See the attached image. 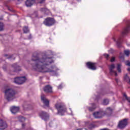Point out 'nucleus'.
I'll return each mask as SVG.
<instances>
[{"label":"nucleus","instance_id":"obj_11","mask_svg":"<svg viewBox=\"0 0 130 130\" xmlns=\"http://www.w3.org/2000/svg\"><path fill=\"white\" fill-rule=\"evenodd\" d=\"M43 91L45 93L47 94H49L52 93V86L50 85H45L43 88Z\"/></svg>","mask_w":130,"mask_h":130},{"label":"nucleus","instance_id":"obj_40","mask_svg":"<svg viewBox=\"0 0 130 130\" xmlns=\"http://www.w3.org/2000/svg\"><path fill=\"white\" fill-rule=\"evenodd\" d=\"M115 81H116V83H118V79H115Z\"/></svg>","mask_w":130,"mask_h":130},{"label":"nucleus","instance_id":"obj_7","mask_svg":"<svg viewBox=\"0 0 130 130\" xmlns=\"http://www.w3.org/2000/svg\"><path fill=\"white\" fill-rule=\"evenodd\" d=\"M24 82H26V77L25 76L14 78V83L18 85H22V84H24Z\"/></svg>","mask_w":130,"mask_h":130},{"label":"nucleus","instance_id":"obj_21","mask_svg":"<svg viewBox=\"0 0 130 130\" xmlns=\"http://www.w3.org/2000/svg\"><path fill=\"white\" fill-rule=\"evenodd\" d=\"M5 30V24L4 22H0V31H4Z\"/></svg>","mask_w":130,"mask_h":130},{"label":"nucleus","instance_id":"obj_25","mask_svg":"<svg viewBox=\"0 0 130 130\" xmlns=\"http://www.w3.org/2000/svg\"><path fill=\"white\" fill-rule=\"evenodd\" d=\"M117 70L118 73H121V64L119 63L117 64Z\"/></svg>","mask_w":130,"mask_h":130},{"label":"nucleus","instance_id":"obj_26","mask_svg":"<svg viewBox=\"0 0 130 130\" xmlns=\"http://www.w3.org/2000/svg\"><path fill=\"white\" fill-rule=\"evenodd\" d=\"M4 56L7 58V59H11L13 57V55L4 54Z\"/></svg>","mask_w":130,"mask_h":130},{"label":"nucleus","instance_id":"obj_35","mask_svg":"<svg viewBox=\"0 0 130 130\" xmlns=\"http://www.w3.org/2000/svg\"><path fill=\"white\" fill-rule=\"evenodd\" d=\"M61 88H62V85L61 84L58 86V89H61Z\"/></svg>","mask_w":130,"mask_h":130},{"label":"nucleus","instance_id":"obj_16","mask_svg":"<svg viewBox=\"0 0 130 130\" xmlns=\"http://www.w3.org/2000/svg\"><path fill=\"white\" fill-rule=\"evenodd\" d=\"M129 28L130 25H127L122 32V36H124V35H126L128 33V31H129Z\"/></svg>","mask_w":130,"mask_h":130},{"label":"nucleus","instance_id":"obj_24","mask_svg":"<svg viewBox=\"0 0 130 130\" xmlns=\"http://www.w3.org/2000/svg\"><path fill=\"white\" fill-rule=\"evenodd\" d=\"M103 105H108L109 104V100L106 99H104L103 102Z\"/></svg>","mask_w":130,"mask_h":130},{"label":"nucleus","instance_id":"obj_39","mask_svg":"<svg viewBox=\"0 0 130 130\" xmlns=\"http://www.w3.org/2000/svg\"><path fill=\"white\" fill-rule=\"evenodd\" d=\"M51 70H53V69H54V67L51 66Z\"/></svg>","mask_w":130,"mask_h":130},{"label":"nucleus","instance_id":"obj_14","mask_svg":"<svg viewBox=\"0 0 130 130\" xmlns=\"http://www.w3.org/2000/svg\"><path fill=\"white\" fill-rule=\"evenodd\" d=\"M20 110V108L19 107L13 106L10 110L12 113L13 114H15L17 112H19V110Z\"/></svg>","mask_w":130,"mask_h":130},{"label":"nucleus","instance_id":"obj_27","mask_svg":"<svg viewBox=\"0 0 130 130\" xmlns=\"http://www.w3.org/2000/svg\"><path fill=\"white\" fill-rule=\"evenodd\" d=\"M23 32L24 33H28L29 32V28H28V27L24 26L23 28Z\"/></svg>","mask_w":130,"mask_h":130},{"label":"nucleus","instance_id":"obj_15","mask_svg":"<svg viewBox=\"0 0 130 130\" xmlns=\"http://www.w3.org/2000/svg\"><path fill=\"white\" fill-rule=\"evenodd\" d=\"M114 41H115L116 45H117L118 47H121V42H122V40L121 39V37H119L117 40H115V39H113Z\"/></svg>","mask_w":130,"mask_h":130},{"label":"nucleus","instance_id":"obj_9","mask_svg":"<svg viewBox=\"0 0 130 130\" xmlns=\"http://www.w3.org/2000/svg\"><path fill=\"white\" fill-rule=\"evenodd\" d=\"M8 123L5 120L0 118V130H5L8 128Z\"/></svg>","mask_w":130,"mask_h":130},{"label":"nucleus","instance_id":"obj_32","mask_svg":"<svg viewBox=\"0 0 130 130\" xmlns=\"http://www.w3.org/2000/svg\"><path fill=\"white\" fill-rule=\"evenodd\" d=\"M25 126H26V124L24 123H22V128H25Z\"/></svg>","mask_w":130,"mask_h":130},{"label":"nucleus","instance_id":"obj_12","mask_svg":"<svg viewBox=\"0 0 130 130\" xmlns=\"http://www.w3.org/2000/svg\"><path fill=\"white\" fill-rule=\"evenodd\" d=\"M115 69V66L114 64H112L110 67H109V71H110V75H115V76L116 77L117 76V73H116V71H114L113 70Z\"/></svg>","mask_w":130,"mask_h":130},{"label":"nucleus","instance_id":"obj_41","mask_svg":"<svg viewBox=\"0 0 130 130\" xmlns=\"http://www.w3.org/2000/svg\"><path fill=\"white\" fill-rule=\"evenodd\" d=\"M18 2H22L23 0H17Z\"/></svg>","mask_w":130,"mask_h":130},{"label":"nucleus","instance_id":"obj_29","mask_svg":"<svg viewBox=\"0 0 130 130\" xmlns=\"http://www.w3.org/2000/svg\"><path fill=\"white\" fill-rule=\"evenodd\" d=\"M129 50H125L124 51V53L125 54V55H126L127 56H128L129 55Z\"/></svg>","mask_w":130,"mask_h":130},{"label":"nucleus","instance_id":"obj_38","mask_svg":"<svg viewBox=\"0 0 130 130\" xmlns=\"http://www.w3.org/2000/svg\"><path fill=\"white\" fill-rule=\"evenodd\" d=\"M105 94H106L105 92H102L101 93V95H102L103 96V95H105Z\"/></svg>","mask_w":130,"mask_h":130},{"label":"nucleus","instance_id":"obj_33","mask_svg":"<svg viewBox=\"0 0 130 130\" xmlns=\"http://www.w3.org/2000/svg\"><path fill=\"white\" fill-rule=\"evenodd\" d=\"M45 1V0H40V4H43V3H44V2Z\"/></svg>","mask_w":130,"mask_h":130},{"label":"nucleus","instance_id":"obj_19","mask_svg":"<svg viewBox=\"0 0 130 130\" xmlns=\"http://www.w3.org/2000/svg\"><path fill=\"white\" fill-rule=\"evenodd\" d=\"M92 107H88L87 108L89 111L92 112L94 111L96 109V104L95 103L91 104Z\"/></svg>","mask_w":130,"mask_h":130},{"label":"nucleus","instance_id":"obj_10","mask_svg":"<svg viewBox=\"0 0 130 130\" xmlns=\"http://www.w3.org/2000/svg\"><path fill=\"white\" fill-rule=\"evenodd\" d=\"M127 125V119H124L119 122L118 126L119 128H124Z\"/></svg>","mask_w":130,"mask_h":130},{"label":"nucleus","instance_id":"obj_37","mask_svg":"<svg viewBox=\"0 0 130 130\" xmlns=\"http://www.w3.org/2000/svg\"><path fill=\"white\" fill-rule=\"evenodd\" d=\"M41 12H43V11H45V8H41Z\"/></svg>","mask_w":130,"mask_h":130},{"label":"nucleus","instance_id":"obj_13","mask_svg":"<svg viewBox=\"0 0 130 130\" xmlns=\"http://www.w3.org/2000/svg\"><path fill=\"white\" fill-rule=\"evenodd\" d=\"M41 101L43 102V103H44V104L45 105V106H47V107H49V101H48L47 99L44 96V95L41 96Z\"/></svg>","mask_w":130,"mask_h":130},{"label":"nucleus","instance_id":"obj_34","mask_svg":"<svg viewBox=\"0 0 130 130\" xmlns=\"http://www.w3.org/2000/svg\"><path fill=\"white\" fill-rule=\"evenodd\" d=\"M6 7L8 8L9 11H10V12H13V10L10 9V7H9V6H6Z\"/></svg>","mask_w":130,"mask_h":130},{"label":"nucleus","instance_id":"obj_1","mask_svg":"<svg viewBox=\"0 0 130 130\" xmlns=\"http://www.w3.org/2000/svg\"><path fill=\"white\" fill-rule=\"evenodd\" d=\"M39 56L40 54L38 52H35L32 55L31 60L36 61V64L32 66L34 70L41 73H54V74H56V71L52 70L48 68L49 64L53 62L51 57H46L44 56L40 58Z\"/></svg>","mask_w":130,"mask_h":130},{"label":"nucleus","instance_id":"obj_20","mask_svg":"<svg viewBox=\"0 0 130 130\" xmlns=\"http://www.w3.org/2000/svg\"><path fill=\"white\" fill-rule=\"evenodd\" d=\"M105 113L106 114H108V113H109L110 115H111V114H112V109H111L110 107L107 108Z\"/></svg>","mask_w":130,"mask_h":130},{"label":"nucleus","instance_id":"obj_4","mask_svg":"<svg viewBox=\"0 0 130 130\" xmlns=\"http://www.w3.org/2000/svg\"><path fill=\"white\" fill-rule=\"evenodd\" d=\"M56 21L55 19L54 18L48 17L45 19L43 21V24L45 26H47V27H51V26H53L54 24H55Z\"/></svg>","mask_w":130,"mask_h":130},{"label":"nucleus","instance_id":"obj_22","mask_svg":"<svg viewBox=\"0 0 130 130\" xmlns=\"http://www.w3.org/2000/svg\"><path fill=\"white\" fill-rule=\"evenodd\" d=\"M23 109H24V110H27V109H30V107H31V105L25 104L23 106Z\"/></svg>","mask_w":130,"mask_h":130},{"label":"nucleus","instance_id":"obj_5","mask_svg":"<svg viewBox=\"0 0 130 130\" xmlns=\"http://www.w3.org/2000/svg\"><path fill=\"white\" fill-rule=\"evenodd\" d=\"M93 115L94 118L100 119V118H102L103 116L106 115V113L103 111H99L93 112Z\"/></svg>","mask_w":130,"mask_h":130},{"label":"nucleus","instance_id":"obj_3","mask_svg":"<svg viewBox=\"0 0 130 130\" xmlns=\"http://www.w3.org/2000/svg\"><path fill=\"white\" fill-rule=\"evenodd\" d=\"M55 108L57 110V114L62 115L67 111V107L61 103H56L54 105Z\"/></svg>","mask_w":130,"mask_h":130},{"label":"nucleus","instance_id":"obj_18","mask_svg":"<svg viewBox=\"0 0 130 130\" xmlns=\"http://www.w3.org/2000/svg\"><path fill=\"white\" fill-rule=\"evenodd\" d=\"M35 0H27L25 2V5L26 7H31L33 5V4H35Z\"/></svg>","mask_w":130,"mask_h":130},{"label":"nucleus","instance_id":"obj_42","mask_svg":"<svg viewBox=\"0 0 130 130\" xmlns=\"http://www.w3.org/2000/svg\"><path fill=\"white\" fill-rule=\"evenodd\" d=\"M0 20H3V18H0Z\"/></svg>","mask_w":130,"mask_h":130},{"label":"nucleus","instance_id":"obj_17","mask_svg":"<svg viewBox=\"0 0 130 130\" xmlns=\"http://www.w3.org/2000/svg\"><path fill=\"white\" fill-rule=\"evenodd\" d=\"M12 67H13V68L14 69V72H20V71H21V68L17 63L13 64L12 65Z\"/></svg>","mask_w":130,"mask_h":130},{"label":"nucleus","instance_id":"obj_28","mask_svg":"<svg viewBox=\"0 0 130 130\" xmlns=\"http://www.w3.org/2000/svg\"><path fill=\"white\" fill-rule=\"evenodd\" d=\"M104 56H105V58L107 59V60H108L109 59V54H104Z\"/></svg>","mask_w":130,"mask_h":130},{"label":"nucleus","instance_id":"obj_8","mask_svg":"<svg viewBox=\"0 0 130 130\" xmlns=\"http://www.w3.org/2000/svg\"><path fill=\"white\" fill-rule=\"evenodd\" d=\"M39 116L41 117L42 119L45 120V121H47V120L49 119V114H48L47 112L43 111H42L39 113Z\"/></svg>","mask_w":130,"mask_h":130},{"label":"nucleus","instance_id":"obj_36","mask_svg":"<svg viewBox=\"0 0 130 130\" xmlns=\"http://www.w3.org/2000/svg\"><path fill=\"white\" fill-rule=\"evenodd\" d=\"M126 66H128V67H130V62H129V61H127Z\"/></svg>","mask_w":130,"mask_h":130},{"label":"nucleus","instance_id":"obj_30","mask_svg":"<svg viewBox=\"0 0 130 130\" xmlns=\"http://www.w3.org/2000/svg\"><path fill=\"white\" fill-rule=\"evenodd\" d=\"M128 79H129V77H128V76H127V74H126L124 76V81H127L128 80Z\"/></svg>","mask_w":130,"mask_h":130},{"label":"nucleus","instance_id":"obj_31","mask_svg":"<svg viewBox=\"0 0 130 130\" xmlns=\"http://www.w3.org/2000/svg\"><path fill=\"white\" fill-rule=\"evenodd\" d=\"M115 60V57H112L110 60L111 62H113Z\"/></svg>","mask_w":130,"mask_h":130},{"label":"nucleus","instance_id":"obj_2","mask_svg":"<svg viewBox=\"0 0 130 130\" xmlns=\"http://www.w3.org/2000/svg\"><path fill=\"white\" fill-rule=\"evenodd\" d=\"M5 98L7 100V101H12L15 99V95H16V92L13 89L8 88L5 91Z\"/></svg>","mask_w":130,"mask_h":130},{"label":"nucleus","instance_id":"obj_23","mask_svg":"<svg viewBox=\"0 0 130 130\" xmlns=\"http://www.w3.org/2000/svg\"><path fill=\"white\" fill-rule=\"evenodd\" d=\"M18 120L19 121H20V122H25L26 118L22 116H19L18 117Z\"/></svg>","mask_w":130,"mask_h":130},{"label":"nucleus","instance_id":"obj_6","mask_svg":"<svg viewBox=\"0 0 130 130\" xmlns=\"http://www.w3.org/2000/svg\"><path fill=\"white\" fill-rule=\"evenodd\" d=\"M86 66L88 69L92 71H96L97 70V63L92 62H87Z\"/></svg>","mask_w":130,"mask_h":130}]
</instances>
